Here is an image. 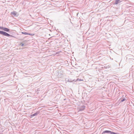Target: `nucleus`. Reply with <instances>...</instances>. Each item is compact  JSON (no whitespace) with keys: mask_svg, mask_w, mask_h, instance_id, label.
Returning <instances> with one entry per match:
<instances>
[{"mask_svg":"<svg viewBox=\"0 0 134 134\" xmlns=\"http://www.w3.org/2000/svg\"><path fill=\"white\" fill-rule=\"evenodd\" d=\"M105 133H111V134H115V132H113L110 131L105 130L102 133V134H103Z\"/></svg>","mask_w":134,"mask_h":134,"instance_id":"2","label":"nucleus"},{"mask_svg":"<svg viewBox=\"0 0 134 134\" xmlns=\"http://www.w3.org/2000/svg\"><path fill=\"white\" fill-rule=\"evenodd\" d=\"M21 33L23 34H24V35H34L33 34H30L28 32H22Z\"/></svg>","mask_w":134,"mask_h":134,"instance_id":"6","label":"nucleus"},{"mask_svg":"<svg viewBox=\"0 0 134 134\" xmlns=\"http://www.w3.org/2000/svg\"><path fill=\"white\" fill-rule=\"evenodd\" d=\"M5 32L2 31H0V34L3 35L4 36V34H5Z\"/></svg>","mask_w":134,"mask_h":134,"instance_id":"9","label":"nucleus"},{"mask_svg":"<svg viewBox=\"0 0 134 134\" xmlns=\"http://www.w3.org/2000/svg\"><path fill=\"white\" fill-rule=\"evenodd\" d=\"M85 106H83L81 107L79 109V111H81L85 109Z\"/></svg>","mask_w":134,"mask_h":134,"instance_id":"5","label":"nucleus"},{"mask_svg":"<svg viewBox=\"0 0 134 134\" xmlns=\"http://www.w3.org/2000/svg\"><path fill=\"white\" fill-rule=\"evenodd\" d=\"M0 28H1L4 31L7 32L9 31L10 30L9 29L6 27H0Z\"/></svg>","mask_w":134,"mask_h":134,"instance_id":"3","label":"nucleus"},{"mask_svg":"<svg viewBox=\"0 0 134 134\" xmlns=\"http://www.w3.org/2000/svg\"><path fill=\"white\" fill-rule=\"evenodd\" d=\"M4 36H9L11 37H15L14 36H13L10 35L8 34L6 32H5Z\"/></svg>","mask_w":134,"mask_h":134,"instance_id":"4","label":"nucleus"},{"mask_svg":"<svg viewBox=\"0 0 134 134\" xmlns=\"http://www.w3.org/2000/svg\"><path fill=\"white\" fill-rule=\"evenodd\" d=\"M126 100V99L125 98H122L121 100V102H123Z\"/></svg>","mask_w":134,"mask_h":134,"instance_id":"10","label":"nucleus"},{"mask_svg":"<svg viewBox=\"0 0 134 134\" xmlns=\"http://www.w3.org/2000/svg\"><path fill=\"white\" fill-rule=\"evenodd\" d=\"M21 46H23L24 45V44L23 43H21Z\"/></svg>","mask_w":134,"mask_h":134,"instance_id":"11","label":"nucleus"},{"mask_svg":"<svg viewBox=\"0 0 134 134\" xmlns=\"http://www.w3.org/2000/svg\"><path fill=\"white\" fill-rule=\"evenodd\" d=\"M133 105V106H134V104Z\"/></svg>","mask_w":134,"mask_h":134,"instance_id":"12","label":"nucleus"},{"mask_svg":"<svg viewBox=\"0 0 134 134\" xmlns=\"http://www.w3.org/2000/svg\"><path fill=\"white\" fill-rule=\"evenodd\" d=\"M38 113H38L37 112L35 113L34 114H33L31 115V116H36L38 114Z\"/></svg>","mask_w":134,"mask_h":134,"instance_id":"8","label":"nucleus"},{"mask_svg":"<svg viewBox=\"0 0 134 134\" xmlns=\"http://www.w3.org/2000/svg\"><path fill=\"white\" fill-rule=\"evenodd\" d=\"M120 0H115V2L114 3V4H117L120 2Z\"/></svg>","mask_w":134,"mask_h":134,"instance_id":"7","label":"nucleus"},{"mask_svg":"<svg viewBox=\"0 0 134 134\" xmlns=\"http://www.w3.org/2000/svg\"><path fill=\"white\" fill-rule=\"evenodd\" d=\"M11 14L12 15V17H14V16L17 17L18 16V14L15 11H13L11 12Z\"/></svg>","mask_w":134,"mask_h":134,"instance_id":"1","label":"nucleus"}]
</instances>
